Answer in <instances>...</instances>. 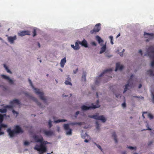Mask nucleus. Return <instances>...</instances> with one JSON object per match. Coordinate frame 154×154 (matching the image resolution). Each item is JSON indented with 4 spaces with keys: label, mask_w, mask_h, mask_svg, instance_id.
I'll use <instances>...</instances> for the list:
<instances>
[{
    "label": "nucleus",
    "mask_w": 154,
    "mask_h": 154,
    "mask_svg": "<svg viewBox=\"0 0 154 154\" xmlns=\"http://www.w3.org/2000/svg\"><path fill=\"white\" fill-rule=\"evenodd\" d=\"M29 144V143L27 141H25L24 142V145L25 146H27Z\"/></svg>",
    "instance_id": "44"
},
{
    "label": "nucleus",
    "mask_w": 154,
    "mask_h": 154,
    "mask_svg": "<svg viewBox=\"0 0 154 154\" xmlns=\"http://www.w3.org/2000/svg\"><path fill=\"white\" fill-rule=\"evenodd\" d=\"M91 44L93 45L96 46V43L94 42H92L91 43Z\"/></svg>",
    "instance_id": "52"
},
{
    "label": "nucleus",
    "mask_w": 154,
    "mask_h": 154,
    "mask_svg": "<svg viewBox=\"0 0 154 154\" xmlns=\"http://www.w3.org/2000/svg\"><path fill=\"white\" fill-rule=\"evenodd\" d=\"M44 133L46 136H50L53 134V132L51 131H46V130H43V131Z\"/></svg>",
    "instance_id": "14"
},
{
    "label": "nucleus",
    "mask_w": 154,
    "mask_h": 154,
    "mask_svg": "<svg viewBox=\"0 0 154 154\" xmlns=\"http://www.w3.org/2000/svg\"><path fill=\"white\" fill-rule=\"evenodd\" d=\"M88 141H89L86 139H85L84 140V142H86V143H87Z\"/></svg>",
    "instance_id": "61"
},
{
    "label": "nucleus",
    "mask_w": 154,
    "mask_h": 154,
    "mask_svg": "<svg viewBox=\"0 0 154 154\" xmlns=\"http://www.w3.org/2000/svg\"><path fill=\"white\" fill-rule=\"evenodd\" d=\"M71 78L69 76H68L67 78L66 79V80L65 82V83L66 85H72V84L71 82Z\"/></svg>",
    "instance_id": "17"
},
{
    "label": "nucleus",
    "mask_w": 154,
    "mask_h": 154,
    "mask_svg": "<svg viewBox=\"0 0 154 154\" xmlns=\"http://www.w3.org/2000/svg\"><path fill=\"white\" fill-rule=\"evenodd\" d=\"M112 70V69H106L102 73H101L99 75V77H97V79L95 82V84L96 85H98L100 83V77L103 75L104 74H105L108 72H111Z\"/></svg>",
    "instance_id": "6"
},
{
    "label": "nucleus",
    "mask_w": 154,
    "mask_h": 154,
    "mask_svg": "<svg viewBox=\"0 0 154 154\" xmlns=\"http://www.w3.org/2000/svg\"><path fill=\"white\" fill-rule=\"evenodd\" d=\"M94 144L97 146V147L99 149H100L102 151V148H101V146H100L98 144H97V143H94Z\"/></svg>",
    "instance_id": "40"
},
{
    "label": "nucleus",
    "mask_w": 154,
    "mask_h": 154,
    "mask_svg": "<svg viewBox=\"0 0 154 154\" xmlns=\"http://www.w3.org/2000/svg\"><path fill=\"white\" fill-rule=\"evenodd\" d=\"M79 111H77L76 113H75V117H76L79 114Z\"/></svg>",
    "instance_id": "49"
},
{
    "label": "nucleus",
    "mask_w": 154,
    "mask_h": 154,
    "mask_svg": "<svg viewBox=\"0 0 154 154\" xmlns=\"http://www.w3.org/2000/svg\"><path fill=\"white\" fill-rule=\"evenodd\" d=\"M7 127V125H6L1 124L0 125V135H3L4 134V132L3 131H1V129L3 128H6Z\"/></svg>",
    "instance_id": "20"
},
{
    "label": "nucleus",
    "mask_w": 154,
    "mask_h": 154,
    "mask_svg": "<svg viewBox=\"0 0 154 154\" xmlns=\"http://www.w3.org/2000/svg\"><path fill=\"white\" fill-rule=\"evenodd\" d=\"M41 144H43L44 145H45L49 143V142L46 141H42V142H40Z\"/></svg>",
    "instance_id": "37"
},
{
    "label": "nucleus",
    "mask_w": 154,
    "mask_h": 154,
    "mask_svg": "<svg viewBox=\"0 0 154 154\" xmlns=\"http://www.w3.org/2000/svg\"><path fill=\"white\" fill-rule=\"evenodd\" d=\"M16 35L14 37L9 36L8 37V41L11 43H13L14 41L16 39Z\"/></svg>",
    "instance_id": "16"
},
{
    "label": "nucleus",
    "mask_w": 154,
    "mask_h": 154,
    "mask_svg": "<svg viewBox=\"0 0 154 154\" xmlns=\"http://www.w3.org/2000/svg\"><path fill=\"white\" fill-rule=\"evenodd\" d=\"M10 103L11 104H14L16 103L17 104L19 105L20 104V103L19 100L18 99H15L11 101Z\"/></svg>",
    "instance_id": "21"
},
{
    "label": "nucleus",
    "mask_w": 154,
    "mask_h": 154,
    "mask_svg": "<svg viewBox=\"0 0 154 154\" xmlns=\"http://www.w3.org/2000/svg\"><path fill=\"white\" fill-rule=\"evenodd\" d=\"M122 107H123V108H125L126 107V103L125 102L123 103L122 104Z\"/></svg>",
    "instance_id": "48"
},
{
    "label": "nucleus",
    "mask_w": 154,
    "mask_h": 154,
    "mask_svg": "<svg viewBox=\"0 0 154 154\" xmlns=\"http://www.w3.org/2000/svg\"><path fill=\"white\" fill-rule=\"evenodd\" d=\"M147 113V112H143V115H142V116H143V118H145V117L144 116V113Z\"/></svg>",
    "instance_id": "57"
},
{
    "label": "nucleus",
    "mask_w": 154,
    "mask_h": 154,
    "mask_svg": "<svg viewBox=\"0 0 154 154\" xmlns=\"http://www.w3.org/2000/svg\"><path fill=\"white\" fill-rule=\"evenodd\" d=\"M66 121H67V120H65V119H58V120L55 121L54 122L57 123H59L60 122H65Z\"/></svg>",
    "instance_id": "27"
},
{
    "label": "nucleus",
    "mask_w": 154,
    "mask_h": 154,
    "mask_svg": "<svg viewBox=\"0 0 154 154\" xmlns=\"http://www.w3.org/2000/svg\"><path fill=\"white\" fill-rule=\"evenodd\" d=\"M6 116V114L2 115L0 114V124L1 123L3 120L4 117Z\"/></svg>",
    "instance_id": "28"
},
{
    "label": "nucleus",
    "mask_w": 154,
    "mask_h": 154,
    "mask_svg": "<svg viewBox=\"0 0 154 154\" xmlns=\"http://www.w3.org/2000/svg\"><path fill=\"white\" fill-rule=\"evenodd\" d=\"M96 123L97 125L96 128L97 129H99L100 128V127L99 126V124L97 122H96Z\"/></svg>",
    "instance_id": "43"
},
{
    "label": "nucleus",
    "mask_w": 154,
    "mask_h": 154,
    "mask_svg": "<svg viewBox=\"0 0 154 154\" xmlns=\"http://www.w3.org/2000/svg\"><path fill=\"white\" fill-rule=\"evenodd\" d=\"M126 154V152L125 151H124L123 152H122V154Z\"/></svg>",
    "instance_id": "59"
},
{
    "label": "nucleus",
    "mask_w": 154,
    "mask_h": 154,
    "mask_svg": "<svg viewBox=\"0 0 154 154\" xmlns=\"http://www.w3.org/2000/svg\"><path fill=\"white\" fill-rule=\"evenodd\" d=\"M8 82L9 83L13 84L14 83L13 81L11 79H10L9 78V79H8Z\"/></svg>",
    "instance_id": "42"
},
{
    "label": "nucleus",
    "mask_w": 154,
    "mask_h": 154,
    "mask_svg": "<svg viewBox=\"0 0 154 154\" xmlns=\"http://www.w3.org/2000/svg\"><path fill=\"white\" fill-rule=\"evenodd\" d=\"M69 125H82L81 122H71L69 124Z\"/></svg>",
    "instance_id": "25"
},
{
    "label": "nucleus",
    "mask_w": 154,
    "mask_h": 154,
    "mask_svg": "<svg viewBox=\"0 0 154 154\" xmlns=\"http://www.w3.org/2000/svg\"><path fill=\"white\" fill-rule=\"evenodd\" d=\"M1 77L3 79H5L8 80L9 79V77L4 75H1Z\"/></svg>",
    "instance_id": "35"
},
{
    "label": "nucleus",
    "mask_w": 154,
    "mask_h": 154,
    "mask_svg": "<svg viewBox=\"0 0 154 154\" xmlns=\"http://www.w3.org/2000/svg\"><path fill=\"white\" fill-rule=\"evenodd\" d=\"M115 96L116 97L118 98L119 97H121V96L120 94H115Z\"/></svg>",
    "instance_id": "51"
},
{
    "label": "nucleus",
    "mask_w": 154,
    "mask_h": 154,
    "mask_svg": "<svg viewBox=\"0 0 154 154\" xmlns=\"http://www.w3.org/2000/svg\"><path fill=\"white\" fill-rule=\"evenodd\" d=\"M147 73L148 74H149L150 76H154V74L153 73V71L151 69L148 70L147 71Z\"/></svg>",
    "instance_id": "32"
},
{
    "label": "nucleus",
    "mask_w": 154,
    "mask_h": 154,
    "mask_svg": "<svg viewBox=\"0 0 154 154\" xmlns=\"http://www.w3.org/2000/svg\"><path fill=\"white\" fill-rule=\"evenodd\" d=\"M71 46L72 48H73V49L75 50V46L74 45H71Z\"/></svg>",
    "instance_id": "58"
},
{
    "label": "nucleus",
    "mask_w": 154,
    "mask_h": 154,
    "mask_svg": "<svg viewBox=\"0 0 154 154\" xmlns=\"http://www.w3.org/2000/svg\"><path fill=\"white\" fill-rule=\"evenodd\" d=\"M139 52V53L141 54V55H142V51L141 50H140Z\"/></svg>",
    "instance_id": "54"
},
{
    "label": "nucleus",
    "mask_w": 154,
    "mask_h": 154,
    "mask_svg": "<svg viewBox=\"0 0 154 154\" xmlns=\"http://www.w3.org/2000/svg\"><path fill=\"white\" fill-rule=\"evenodd\" d=\"M149 50L152 53H154V48L152 46H150L148 48Z\"/></svg>",
    "instance_id": "33"
},
{
    "label": "nucleus",
    "mask_w": 154,
    "mask_h": 154,
    "mask_svg": "<svg viewBox=\"0 0 154 154\" xmlns=\"http://www.w3.org/2000/svg\"><path fill=\"white\" fill-rule=\"evenodd\" d=\"M6 109H12L13 108V106H12L10 105H6L4 107Z\"/></svg>",
    "instance_id": "36"
},
{
    "label": "nucleus",
    "mask_w": 154,
    "mask_h": 154,
    "mask_svg": "<svg viewBox=\"0 0 154 154\" xmlns=\"http://www.w3.org/2000/svg\"><path fill=\"white\" fill-rule=\"evenodd\" d=\"M125 50L124 49H123L122 51V53H120V55L121 56H122L123 55V53L125 52Z\"/></svg>",
    "instance_id": "45"
},
{
    "label": "nucleus",
    "mask_w": 154,
    "mask_h": 154,
    "mask_svg": "<svg viewBox=\"0 0 154 154\" xmlns=\"http://www.w3.org/2000/svg\"><path fill=\"white\" fill-rule=\"evenodd\" d=\"M152 143V141H149V143L148 144V146H150V145Z\"/></svg>",
    "instance_id": "55"
},
{
    "label": "nucleus",
    "mask_w": 154,
    "mask_h": 154,
    "mask_svg": "<svg viewBox=\"0 0 154 154\" xmlns=\"http://www.w3.org/2000/svg\"><path fill=\"white\" fill-rule=\"evenodd\" d=\"M79 43L85 47L86 48L88 47L87 42L85 40H84L82 42H79Z\"/></svg>",
    "instance_id": "22"
},
{
    "label": "nucleus",
    "mask_w": 154,
    "mask_h": 154,
    "mask_svg": "<svg viewBox=\"0 0 154 154\" xmlns=\"http://www.w3.org/2000/svg\"><path fill=\"white\" fill-rule=\"evenodd\" d=\"M134 76L133 74L131 76L128 82V84L125 85V87L124 89L123 93H125L127 90L128 87H132L133 85V80L132 78Z\"/></svg>",
    "instance_id": "5"
},
{
    "label": "nucleus",
    "mask_w": 154,
    "mask_h": 154,
    "mask_svg": "<svg viewBox=\"0 0 154 154\" xmlns=\"http://www.w3.org/2000/svg\"><path fill=\"white\" fill-rule=\"evenodd\" d=\"M144 36L146 38H148L149 39H152L154 38V35L153 33H149L146 32H144Z\"/></svg>",
    "instance_id": "10"
},
{
    "label": "nucleus",
    "mask_w": 154,
    "mask_h": 154,
    "mask_svg": "<svg viewBox=\"0 0 154 154\" xmlns=\"http://www.w3.org/2000/svg\"><path fill=\"white\" fill-rule=\"evenodd\" d=\"M129 149H133L134 148L136 149V147L134 148L133 147L131 146H129L128 147Z\"/></svg>",
    "instance_id": "46"
},
{
    "label": "nucleus",
    "mask_w": 154,
    "mask_h": 154,
    "mask_svg": "<svg viewBox=\"0 0 154 154\" xmlns=\"http://www.w3.org/2000/svg\"><path fill=\"white\" fill-rule=\"evenodd\" d=\"M31 98L32 100H33L34 101H35L36 103L41 108L43 107L42 106H41V104L38 101V100L37 99L34 97H31Z\"/></svg>",
    "instance_id": "18"
},
{
    "label": "nucleus",
    "mask_w": 154,
    "mask_h": 154,
    "mask_svg": "<svg viewBox=\"0 0 154 154\" xmlns=\"http://www.w3.org/2000/svg\"><path fill=\"white\" fill-rule=\"evenodd\" d=\"M153 102L154 103V95L152 94Z\"/></svg>",
    "instance_id": "60"
},
{
    "label": "nucleus",
    "mask_w": 154,
    "mask_h": 154,
    "mask_svg": "<svg viewBox=\"0 0 154 154\" xmlns=\"http://www.w3.org/2000/svg\"><path fill=\"white\" fill-rule=\"evenodd\" d=\"M109 38L110 39L111 41H112L113 39V37L112 36H110L109 37Z\"/></svg>",
    "instance_id": "56"
},
{
    "label": "nucleus",
    "mask_w": 154,
    "mask_h": 154,
    "mask_svg": "<svg viewBox=\"0 0 154 154\" xmlns=\"http://www.w3.org/2000/svg\"><path fill=\"white\" fill-rule=\"evenodd\" d=\"M4 67L5 69L7 71V72L8 73H9L10 74L12 73V72L11 71L8 69V67L6 66L5 64H3Z\"/></svg>",
    "instance_id": "26"
},
{
    "label": "nucleus",
    "mask_w": 154,
    "mask_h": 154,
    "mask_svg": "<svg viewBox=\"0 0 154 154\" xmlns=\"http://www.w3.org/2000/svg\"><path fill=\"white\" fill-rule=\"evenodd\" d=\"M35 149L38 151L40 154H42L47 151L46 146L43 144H41L39 145H36L35 147Z\"/></svg>",
    "instance_id": "2"
},
{
    "label": "nucleus",
    "mask_w": 154,
    "mask_h": 154,
    "mask_svg": "<svg viewBox=\"0 0 154 154\" xmlns=\"http://www.w3.org/2000/svg\"><path fill=\"white\" fill-rule=\"evenodd\" d=\"M148 117L150 119H152L153 118V116L151 115V114L149 113L148 115Z\"/></svg>",
    "instance_id": "39"
},
{
    "label": "nucleus",
    "mask_w": 154,
    "mask_h": 154,
    "mask_svg": "<svg viewBox=\"0 0 154 154\" xmlns=\"http://www.w3.org/2000/svg\"><path fill=\"white\" fill-rule=\"evenodd\" d=\"M96 38L99 43H101L103 42V40H102L101 39V38L99 36H97Z\"/></svg>",
    "instance_id": "29"
},
{
    "label": "nucleus",
    "mask_w": 154,
    "mask_h": 154,
    "mask_svg": "<svg viewBox=\"0 0 154 154\" xmlns=\"http://www.w3.org/2000/svg\"><path fill=\"white\" fill-rule=\"evenodd\" d=\"M19 35L23 36L25 35H30V32L28 30L20 31L18 33Z\"/></svg>",
    "instance_id": "9"
},
{
    "label": "nucleus",
    "mask_w": 154,
    "mask_h": 154,
    "mask_svg": "<svg viewBox=\"0 0 154 154\" xmlns=\"http://www.w3.org/2000/svg\"><path fill=\"white\" fill-rule=\"evenodd\" d=\"M123 65H120L119 63H117L116 65L115 71H117L118 69L121 70L123 68Z\"/></svg>",
    "instance_id": "15"
},
{
    "label": "nucleus",
    "mask_w": 154,
    "mask_h": 154,
    "mask_svg": "<svg viewBox=\"0 0 154 154\" xmlns=\"http://www.w3.org/2000/svg\"><path fill=\"white\" fill-rule=\"evenodd\" d=\"M12 112L13 113V114H16L17 115V114H18V113L14 110H12Z\"/></svg>",
    "instance_id": "47"
},
{
    "label": "nucleus",
    "mask_w": 154,
    "mask_h": 154,
    "mask_svg": "<svg viewBox=\"0 0 154 154\" xmlns=\"http://www.w3.org/2000/svg\"><path fill=\"white\" fill-rule=\"evenodd\" d=\"M33 137L36 142L40 143L43 141V138L42 137L39 138L38 136L35 135L33 136Z\"/></svg>",
    "instance_id": "13"
},
{
    "label": "nucleus",
    "mask_w": 154,
    "mask_h": 154,
    "mask_svg": "<svg viewBox=\"0 0 154 154\" xmlns=\"http://www.w3.org/2000/svg\"><path fill=\"white\" fill-rule=\"evenodd\" d=\"M78 68L76 69L75 70H74L73 71L74 73L75 74L76 73H77V72H78Z\"/></svg>",
    "instance_id": "53"
},
{
    "label": "nucleus",
    "mask_w": 154,
    "mask_h": 154,
    "mask_svg": "<svg viewBox=\"0 0 154 154\" xmlns=\"http://www.w3.org/2000/svg\"><path fill=\"white\" fill-rule=\"evenodd\" d=\"M100 24L98 23L96 24L93 29L90 31L91 34H95L96 33L98 32L100 29Z\"/></svg>",
    "instance_id": "7"
},
{
    "label": "nucleus",
    "mask_w": 154,
    "mask_h": 154,
    "mask_svg": "<svg viewBox=\"0 0 154 154\" xmlns=\"http://www.w3.org/2000/svg\"><path fill=\"white\" fill-rule=\"evenodd\" d=\"M63 128L64 130L66 131V135H72V130L69 128V124H64Z\"/></svg>",
    "instance_id": "8"
},
{
    "label": "nucleus",
    "mask_w": 154,
    "mask_h": 154,
    "mask_svg": "<svg viewBox=\"0 0 154 154\" xmlns=\"http://www.w3.org/2000/svg\"><path fill=\"white\" fill-rule=\"evenodd\" d=\"M32 33H33V37L35 36L36 35V31L35 30V29H34L33 30V31L32 32Z\"/></svg>",
    "instance_id": "41"
},
{
    "label": "nucleus",
    "mask_w": 154,
    "mask_h": 154,
    "mask_svg": "<svg viewBox=\"0 0 154 154\" xmlns=\"http://www.w3.org/2000/svg\"><path fill=\"white\" fill-rule=\"evenodd\" d=\"M66 57H65L63 59H62L60 62V66L62 67H63L64 66V65L66 63Z\"/></svg>",
    "instance_id": "19"
},
{
    "label": "nucleus",
    "mask_w": 154,
    "mask_h": 154,
    "mask_svg": "<svg viewBox=\"0 0 154 154\" xmlns=\"http://www.w3.org/2000/svg\"><path fill=\"white\" fill-rule=\"evenodd\" d=\"M7 131L11 137H14L15 134H16L14 130H11L10 128H8L7 130Z\"/></svg>",
    "instance_id": "12"
},
{
    "label": "nucleus",
    "mask_w": 154,
    "mask_h": 154,
    "mask_svg": "<svg viewBox=\"0 0 154 154\" xmlns=\"http://www.w3.org/2000/svg\"><path fill=\"white\" fill-rule=\"evenodd\" d=\"M112 137L114 138L115 142L116 143H117L118 141L116 133L115 132L113 133L112 134Z\"/></svg>",
    "instance_id": "24"
},
{
    "label": "nucleus",
    "mask_w": 154,
    "mask_h": 154,
    "mask_svg": "<svg viewBox=\"0 0 154 154\" xmlns=\"http://www.w3.org/2000/svg\"><path fill=\"white\" fill-rule=\"evenodd\" d=\"M14 130L16 134L23 133V132L21 128L18 125H16L15 126V128L14 129Z\"/></svg>",
    "instance_id": "11"
},
{
    "label": "nucleus",
    "mask_w": 154,
    "mask_h": 154,
    "mask_svg": "<svg viewBox=\"0 0 154 154\" xmlns=\"http://www.w3.org/2000/svg\"><path fill=\"white\" fill-rule=\"evenodd\" d=\"M51 120H49L48 122V125L49 126V128H50L52 126V125L51 123Z\"/></svg>",
    "instance_id": "38"
},
{
    "label": "nucleus",
    "mask_w": 154,
    "mask_h": 154,
    "mask_svg": "<svg viewBox=\"0 0 154 154\" xmlns=\"http://www.w3.org/2000/svg\"><path fill=\"white\" fill-rule=\"evenodd\" d=\"M151 65L152 67H153L154 66V60L152 62Z\"/></svg>",
    "instance_id": "50"
},
{
    "label": "nucleus",
    "mask_w": 154,
    "mask_h": 154,
    "mask_svg": "<svg viewBox=\"0 0 154 154\" xmlns=\"http://www.w3.org/2000/svg\"><path fill=\"white\" fill-rule=\"evenodd\" d=\"M79 48L78 43L76 42L75 43V50H78Z\"/></svg>",
    "instance_id": "31"
},
{
    "label": "nucleus",
    "mask_w": 154,
    "mask_h": 154,
    "mask_svg": "<svg viewBox=\"0 0 154 154\" xmlns=\"http://www.w3.org/2000/svg\"><path fill=\"white\" fill-rule=\"evenodd\" d=\"M82 81H85L86 80V74L85 72H84L83 75L82 77Z\"/></svg>",
    "instance_id": "30"
},
{
    "label": "nucleus",
    "mask_w": 154,
    "mask_h": 154,
    "mask_svg": "<svg viewBox=\"0 0 154 154\" xmlns=\"http://www.w3.org/2000/svg\"><path fill=\"white\" fill-rule=\"evenodd\" d=\"M106 49V45H103L101 48L100 54H102L105 51Z\"/></svg>",
    "instance_id": "23"
},
{
    "label": "nucleus",
    "mask_w": 154,
    "mask_h": 154,
    "mask_svg": "<svg viewBox=\"0 0 154 154\" xmlns=\"http://www.w3.org/2000/svg\"><path fill=\"white\" fill-rule=\"evenodd\" d=\"M88 117L95 119L101 120L103 122H105L106 121V119L104 116H99L98 113H96L95 114L92 116L89 115Z\"/></svg>",
    "instance_id": "3"
},
{
    "label": "nucleus",
    "mask_w": 154,
    "mask_h": 154,
    "mask_svg": "<svg viewBox=\"0 0 154 154\" xmlns=\"http://www.w3.org/2000/svg\"><path fill=\"white\" fill-rule=\"evenodd\" d=\"M142 85L141 84H140L138 86L139 88H140L142 87Z\"/></svg>",
    "instance_id": "62"
},
{
    "label": "nucleus",
    "mask_w": 154,
    "mask_h": 154,
    "mask_svg": "<svg viewBox=\"0 0 154 154\" xmlns=\"http://www.w3.org/2000/svg\"><path fill=\"white\" fill-rule=\"evenodd\" d=\"M38 46L40 48V44L38 42Z\"/></svg>",
    "instance_id": "63"
},
{
    "label": "nucleus",
    "mask_w": 154,
    "mask_h": 154,
    "mask_svg": "<svg viewBox=\"0 0 154 154\" xmlns=\"http://www.w3.org/2000/svg\"><path fill=\"white\" fill-rule=\"evenodd\" d=\"M111 43L112 45L113 44V42L112 41H111Z\"/></svg>",
    "instance_id": "64"
},
{
    "label": "nucleus",
    "mask_w": 154,
    "mask_h": 154,
    "mask_svg": "<svg viewBox=\"0 0 154 154\" xmlns=\"http://www.w3.org/2000/svg\"><path fill=\"white\" fill-rule=\"evenodd\" d=\"M7 112V109L5 108L4 109H0V112L2 113H5Z\"/></svg>",
    "instance_id": "34"
},
{
    "label": "nucleus",
    "mask_w": 154,
    "mask_h": 154,
    "mask_svg": "<svg viewBox=\"0 0 154 154\" xmlns=\"http://www.w3.org/2000/svg\"><path fill=\"white\" fill-rule=\"evenodd\" d=\"M29 81L30 84V85L33 87L35 91V92L36 94L39 95L40 98L41 100H43L45 103H46V99L45 97L44 96V93L43 92L40 91L39 89L34 88L32 81L30 79H29Z\"/></svg>",
    "instance_id": "1"
},
{
    "label": "nucleus",
    "mask_w": 154,
    "mask_h": 154,
    "mask_svg": "<svg viewBox=\"0 0 154 154\" xmlns=\"http://www.w3.org/2000/svg\"><path fill=\"white\" fill-rule=\"evenodd\" d=\"M97 102V103L96 105H94L92 103L91 106L89 107L85 105H83L81 107V109L83 110H87L90 109H95L96 108H98L100 106L98 104L99 101L98 100Z\"/></svg>",
    "instance_id": "4"
}]
</instances>
